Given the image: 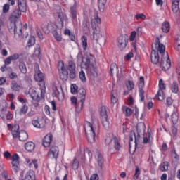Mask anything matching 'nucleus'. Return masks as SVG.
Instances as JSON below:
<instances>
[{
	"label": "nucleus",
	"instance_id": "f257e3e1",
	"mask_svg": "<svg viewBox=\"0 0 180 180\" xmlns=\"http://www.w3.org/2000/svg\"><path fill=\"white\" fill-rule=\"evenodd\" d=\"M18 9L13 11L10 16V23L8 25V29L10 33H13L15 39L19 40L22 38V22L18 21L22 12H26L27 7L26 6V0H18Z\"/></svg>",
	"mask_w": 180,
	"mask_h": 180
},
{
	"label": "nucleus",
	"instance_id": "f03ea898",
	"mask_svg": "<svg viewBox=\"0 0 180 180\" xmlns=\"http://www.w3.org/2000/svg\"><path fill=\"white\" fill-rule=\"evenodd\" d=\"M84 130L89 143H95V136L99 133V126H96L94 122H86L84 124Z\"/></svg>",
	"mask_w": 180,
	"mask_h": 180
},
{
	"label": "nucleus",
	"instance_id": "7ed1b4c3",
	"mask_svg": "<svg viewBox=\"0 0 180 180\" xmlns=\"http://www.w3.org/2000/svg\"><path fill=\"white\" fill-rule=\"evenodd\" d=\"M136 130L138 133V136H136V133L134 131H131L129 136V151L131 150V142L134 139L135 140V148L137 147V144H139V140H140V134H144L146 132V124L144 123H139L136 126Z\"/></svg>",
	"mask_w": 180,
	"mask_h": 180
},
{
	"label": "nucleus",
	"instance_id": "20e7f679",
	"mask_svg": "<svg viewBox=\"0 0 180 180\" xmlns=\"http://www.w3.org/2000/svg\"><path fill=\"white\" fill-rule=\"evenodd\" d=\"M35 74L34 78L35 81L39 82L41 90V96H43L46 94V84L44 83V75L39 70V68H34Z\"/></svg>",
	"mask_w": 180,
	"mask_h": 180
},
{
	"label": "nucleus",
	"instance_id": "39448f33",
	"mask_svg": "<svg viewBox=\"0 0 180 180\" xmlns=\"http://www.w3.org/2000/svg\"><path fill=\"white\" fill-rule=\"evenodd\" d=\"M70 91L71 93L75 95V94H77V99L81 102V108L84 106V103L85 102V89H80L78 91V86H77V84H72L70 86Z\"/></svg>",
	"mask_w": 180,
	"mask_h": 180
},
{
	"label": "nucleus",
	"instance_id": "423d86ee",
	"mask_svg": "<svg viewBox=\"0 0 180 180\" xmlns=\"http://www.w3.org/2000/svg\"><path fill=\"white\" fill-rule=\"evenodd\" d=\"M105 143L108 146H110V147H114L115 150L117 151H120V148H122V145L120 144L119 139L116 136H113V134L107 135Z\"/></svg>",
	"mask_w": 180,
	"mask_h": 180
},
{
	"label": "nucleus",
	"instance_id": "0eeeda50",
	"mask_svg": "<svg viewBox=\"0 0 180 180\" xmlns=\"http://www.w3.org/2000/svg\"><path fill=\"white\" fill-rule=\"evenodd\" d=\"M55 16L58 18L59 22H60L61 27L64 26V22H67V20H68L67 15L63 13V11H61V7L59 6H56L55 8Z\"/></svg>",
	"mask_w": 180,
	"mask_h": 180
},
{
	"label": "nucleus",
	"instance_id": "6e6552de",
	"mask_svg": "<svg viewBox=\"0 0 180 180\" xmlns=\"http://www.w3.org/2000/svg\"><path fill=\"white\" fill-rule=\"evenodd\" d=\"M84 65L87 72H89L90 74H91V75H94V77L98 75V69H96V66L91 64L90 58L86 59Z\"/></svg>",
	"mask_w": 180,
	"mask_h": 180
},
{
	"label": "nucleus",
	"instance_id": "1a4fd4ad",
	"mask_svg": "<svg viewBox=\"0 0 180 180\" xmlns=\"http://www.w3.org/2000/svg\"><path fill=\"white\" fill-rule=\"evenodd\" d=\"M160 67L163 71H167L171 68V60L168 57V54L162 56L160 60Z\"/></svg>",
	"mask_w": 180,
	"mask_h": 180
},
{
	"label": "nucleus",
	"instance_id": "9d476101",
	"mask_svg": "<svg viewBox=\"0 0 180 180\" xmlns=\"http://www.w3.org/2000/svg\"><path fill=\"white\" fill-rule=\"evenodd\" d=\"M34 127L37 129H43L46 126V120L43 117H39L32 122Z\"/></svg>",
	"mask_w": 180,
	"mask_h": 180
},
{
	"label": "nucleus",
	"instance_id": "9b49d317",
	"mask_svg": "<svg viewBox=\"0 0 180 180\" xmlns=\"http://www.w3.org/2000/svg\"><path fill=\"white\" fill-rule=\"evenodd\" d=\"M30 96L32 98L33 101H36V102H40L41 98H44V94L43 96L39 95L34 88H30L28 92Z\"/></svg>",
	"mask_w": 180,
	"mask_h": 180
},
{
	"label": "nucleus",
	"instance_id": "f8f14e48",
	"mask_svg": "<svg viewBox=\"0 0 180 180\" xmlns=\"http://www.w3.org/2000/svg\"><path fill=\"white\" fill-rule=\"evenodd\" d=\"M42 30L46 33V34H49V33H53V32L56 30V25H54L53 22L43 25Z\"/></svg>",
	"mask_w": 180,
	"mask_h": 180
},
{
	"label": "nucleus",
	"instance_id": "ddd939ff",
	"mask_svg": "<svg viewBox=\"0 0 180 180\" xmlns=\"http://www.w3.org/2000/svg\"><path fill=\"white\" fill-rule=\"evenodd\" d=\"M127 37L124 35H120L117 39L118 47L121 50L126 49V46H127Z\"/></svg>",
	"mask_w": 180,
	"mask_h": 180
},
{
	"label": "nucleus",
	"instance_id": "4468645a",
	"mask_svg": "<svg viewBox=\"0 0 180 180\" xmlns=\"http://www.w3.org/2000/svg\"><path fill=\"white\" fill-rule=\"evenodd\" d=\"M12 168L14 172H19V155L15 154L12 156Z\"/></svg>",
	"mask_w": 180,
	"mask_h": 180
},
{
	"label": "nucleus",
	"instance_id": "2eb2a0df",
	"mask_svg": "<svg viewBox=\"0 0 180 180\" xmlns=\"http://www.w3.org/2000/svg\"><path fill=\"white\" fill-rule=\"evenodd\" d=\"M60 150H58V147L52 146L50 150L48 152V156L49 158H57L58 157V154Z\"/></svg>",
	"mask_w": 180,
	"mask_h": 180
},
{
	"label": "nucleus",
	"instance_id": "dca6fc26",
	"mask_svg": "<svg viewBox=\"0 0 180 180\" xmlns=\"http://www.w3.org/2000/svg\"><path fill=\"white\" fill-rule=\"evenodd\" d=\"M51 141H53V135L51 134H48L46 136H44L42 146L44 147H50V144H51Z\"/></svg>",
	"mask_w": 180,
	"mask_h": 180
},
{
	"label": "nucleus",
	"instance_id": "f3484780",
	"mask_svg": "<svg viewBox=\"0 0 180 180\" xmlns=\"http://www.w3.org/2000/svg\"><path fill=\"white\" fill-rule=\"evenodd\" d=\"M150 60L153 64H158V62L160 61V55L158 54V52L153 50L150 55Z\"/></svg>",
	"mask_w": 180,
	"mask_h": 180
},
{
	"label": "nucleus",
	"instance_id": "a211bd4d",
	"mask_svg": "<svg viewBox=\"0 0 180 180\" xmlns=\"http://www.w3.org/2000/svg\"><path fill=\"white\" fill-rule=\"evenodd\" d=\"M101 123L105 130H108L110 126V120L108 119V117H103L101 118Z\"/></svg>",
	"mask_w": 180,
	"mask_h": 180
},
{
	"label": "nucleus",
	"instance_id": "6ab92c4d",
	"mask_svg": "<svg viewBox=\"0 0 180 180\" xmlns=\"http://www.w3.org/2000/svg\"><path fill=\"white\" fill-rule=\"evenodd\" d=\"M36 176H34V172L30 171L26 173L25 176L22 179V180H35Z\"/></svg>",
	"mask_w": 180,
	"mask_h": 180
},
{
	"label": "nucleus",
	"instance_id": "aec40b11",
	"mask_svg": "<svg viewBox=\"0 0 180 180\" xmlns=\"http://www.w3.org/2000/svg\"><path fill=\"white\" fill-rule=\"evenodd\" d=\"M20 141H26L29 139V135L25 131H20L18 134Z\"/></svg>",
	"mask_w": 180,
	"mask_h": 180
},
{
	"label": "nucleus",
	"instance_id": "412c9836",
	"mask_svg": "<svg viewBox=\"0 0 180 180\" xmlns=\"http://www.w3.org/2000/svg\"><path fill=\"white\" fill-rule=\"evenodd\" d=\"M158 46V51H159V53L160 54H162V57H165V55L168 54V53H165V46H164V45H162L161 43H158L156 44L155 46Z\"/></svg>",
	"mask_w": 180,
	"mask_h": 180
},
{
	"label": "nucleus",
	"instance_id": "4be33fe9",
	"mask_svg": "<svg viewBox=\"0 0 180 180\" xmlns=\"http://www.w3.org/2000/svg\"><path fill=\"white\" fill-rule=\"evenodd\" d=\"M102 34L101 32H96L95 30L93 32V34L90 36L91 40H95L96 43L101 39Z\"/></svg>",
	"mask_w": 180,
	"mask_h": 180
},
{
	"label": "nucleus",
	"instance_id": "5701e85b",
	"mask_svg": "<svg viewBox=\"0 0 180 180\" xmlns=\"http://www.w3.org/2000/svg\"><path fill=\"white\" fill-rule=\"evenodd\" d=\"M96 158L97 160L98 166L101 168H102V164H103V157L102 156L101 153H99V151H98V150L96 151Z\"/></svg>",
	"mask_w": 180,
	"mask_h": 180
},
{
	"label": "nucleus",
	"instance_id": "b1692460",
	"mask_svg": "<svg viewBox=\"0 0 180 180\" xmlns=\"http://www.w3.org/2000/svg\"><path fill=\"white\" fill-rule=\"evenodd\" d=\"M34 143L30 141L27 142V143H25V148L27 151H29L30 153H32V151H33V150H34Z\"/></svg>",
	"mask_w": 180,
	"mask_h": 180
},
{
	"label": "nucleus",
	"instance_id": "393cba45",
	"mask_svg": "<svg viewBox=\"0 0 180 180\" xmlns=\"http://www.w3.org/2000/svg\"><path fill=\"white\" fill-rule=\"evenodd\" d=\"M170 89L173 94H176L179 91V86L178 85V82L176 81L173 82L171 84Z\"/></svg>",
	"mask_w": 180,
	"mask_h": 180
},
{
	"label": "nucleus",
	"instance_id": "a878e982",
	"mask_svg": "<svg viewBox=\"0 0 180 180\" xmlns=\"http://www.w3.org/2000/svg\"><path fill=\"white\" fill-rule=\"evenodd\" d=\"M178 110L176 109H174L173 110V112L172 114V122L174 124H176L178 123Z\"/></svg>",
	"mask_w": 180,
	"mask_h": 180
},
{
	"label": "nucleus",
	"instance_id": "bb28decb",
	"mask_svg": "<svg viewBox=\"0 0 180 180\" xmlns=\"http://www.w3.org/2000/svg\"><path fill=\"white\" fill-rule=\"evenodd\" d=\"M153 137H151V134L148 132L147 134H143V144H148L152 141Z\"/></svg>",
	"mask_w": 180,
	"mask_h": 180
},
{
	"label": "nucleus",
	"instance_id": "cd10ccee",
	"mask_svg": "<svg viewBox=\"0 0 180 180\" xmlns=\"http://www.w3.org/2000/svg\"><path fill=\"white\" fill-rule=\"evenodd\" d=\"M113 74H119V67L116 63H112L110 65V75H113Z\"/></svg>",
	"mask_w": 180,
	"mask_h": 180
},
{
	"label": "nucleus",
	"instance_id": "c85d7f7f",
	"mask_svg": "<svg viewBox=\"0 0 180 180\" xmlns=\"http://www.w3.org/2000/svg\"><path fill=\"white\" fill-rule=\"evenodd\" d=\"M70 12L72 19H77V3H75L74 5L70 7Z\"/></svg>",
	"mask_w": 180,
	"mask_h": 180
},
{
	"label": "nucleus",
	"instance_id": "c756f323",
	"mask_svg": "<svg viewBox=\"0 0 180 180\" xmlns=\"http://www.w3.org/2000/svg\"><path fill=\"white\" fill-rule=\"evenodd\" d=\"M81 40L83 50H86L88 48V37L84 35L82 37Z\"/></svg>",
	"mask_w": 180,
	"mask_h": 180
},
{
	"label": "nucleus",
	"instance_id": "7c9ffc66",
	"mask_svg": "<svg viewBox=\"0 0 180 180\" xmlns=\"http://www.w3.org/2000/svg\"><path fill=\"white\" fill-rule=\"evenodd\" d=\"M125 85L128 91H133V89H134V82L133 81H131V80L126 81Z\"/></svg>",
	"mask_w": 180,
	"mask_h": 180
},
{
	"label": "nucleus",
	"instance_id": "2f4dec72",
	"mask_svg": "<svg viewBox=\"0 0 180 180\" xmlns=\"http://www.w3.org/2000/svg\"><path fill=\"white\" fill-rule=\"evenodd\" d=\"M162 30L164 33H168L169 32V22L165 21L162 25Z\"/></svg>",
	"mask_w": 180,
	"mask_h": 180
},
{
	"label": "nucleus",
	"instance_id": "473e14b6",
	"mask_svg": "<svg viewBox=\"0 0 180 180\" xmlns=\"http://www.w3.org/2000/svg\"><path fill=\"white\" fill-rule=\"evenodd\" d=\"M123 113H124L125 116H131V113H133V110L129 107L124 106L122 107Z\"/></svg>",
	"mask_w": 180,
	"mask_h": 180
},
{
	"label": "nucleus",
	"instance_id": "72a5a7b5",
	"mask_svg": "<svg viewBox=\"0 0 180 180\" xmlns=\"http://www.w3.org/2000/svg\"><path fill=\"white\" fill-rule=\"evenodd\" d=\"M107 0H98V8L101 12L105 11V5L106 4Z\"/></svg>",
	"mask_w": 180,
	"mask_h": 180
},
{
	"label": "nucleus",
	"instance_id": "f704fd0d",
	"mask_svg": "<svg viewBox=\"0 0 180 180\" xmlns=\"http://www.w3.org/2000/svg\"><path fill=\"white\" fill-rule=\"evenodd\" d=\"M60 72V77L63 79V81H67L68 78V71L67 70H62Z\"/></svg>",
	"mask_w": 180,
	"mask_h": 180
},
{
	"label": "nucleus",
	"instance_id": "c9c22d12",
	"mask_svg": "<svg viewBox=\"0 0 180 180\" xmlns=\"http://www.w3.org/2000/svg\"><path fill=\"white\" fill-rule=\"evenodd\" d=\"M18 67L22 74H26L27 72V69L26 68V65H25V63L20 62Z\"/></svg>",
	"mask_w": 180,
	"mask_h": 180
},
{
	"label": "nucleus",
	"instance_id": "e433bc0d",
	"mask_svg": "<svg viewBox=\"0 0 180 180\" xmlns=\"http://www.w3.org/2000/svg\"><path fill=\"white\" fill-rule=\"evenodd\" d=\"M168 167H169V163H168V162H162L160 165V170L164 172L165 171H168Z\"/></svg>",
	"mask_w": 180,
	"mask_h": 180
},
{
	"label": "nucleus",
	"instance_id": "4c0bfd02",
	"mask_svg": "<svg viewBox=\"0 0 180 180\" xmlns=\"http://www.w3.org/2000/svg\"><path fill=\"white\" fill-rule=\"evenodd\" d=\"M53 36L55 37L57 41H61L63 38L61 37V34L57 32V30H54L53 32Z\"/></svg>",
	"mask_w": 180,
	"mask_h": 180
},
{
	"label": "nucleus",
	"instance_id": "58836bf2",
	"mask_svg": "<svg viewBox=\"0 0 180 180\" xmlns=\"http://www.w3.org/2000/svg\"><path fill=\"white\" fill-rule=\"evenodd\" d=\"M157 96L159 99V101H162L164 99H165V94H164V91L159 90L157 94Z\"/></svg>",
	"mask_w": 180,
	"mask_h": 180
},
{
	"label": "nucleus",
	"instance_id": "ea45409f",
	"mask_svg": "<svg viewBox=\"0 0 180 180\" xmlns=\"http://www.w3.org/2000/svg\"><path fill=\"white\" fill-rule=\"evenodd\" d=\"M33 165L35 169H37V168H39V165L37 164V159H32L31 160V162L29 164L30 168H32Z\"/></svg>",
	"mask_w": 180,
	"mask_h": 180
},
{
	"label": "nucleus",
	"instance_id": "a19ab883",
	"mask_svg": "<svg viewBox=\"0 0 180 180\" xmlns=\"http://www.w3.org/2000/svg\"><path fill=\"white\" fill-rule=\"evenodd\" d=\"M68 71L75 70V63L72 60L68 62Z\"/></svg>",
	"mask_w": 180,
	"mask_h": 180
},
{
	"label": "nucleus",
	"instance_id": "79ce46f5",
	"mask_svg": "<svg viewBox=\"0 0 180 180\" xmlns=\"http://www.w3.org/2000/svg\"><path fill=\"white\" fill-rule=\"evenodd\" d=\"M58 70L59 72L65 71V70H67L65 68V66H64V62L63 60H60L58 63Z\"/></svg>",
	"mask_w": 180,
	"mask_h": 180
},
{
	"label": "nucleus",
	"instance_id": "37998d69",
	"mask_svg": "<svg viewBox=\"0 0 180 180\" xmlns=\"http://www.w3.org/2000/svg\"><path fill=\"white\" fill-rule=\"evenodd\" d=\"M134 18L136 20H146V15L143 13H137L135 15Z\"/></svg>",
	"mask_w": 180,
	"mask_h": 180
},
{
	"label": "nucleus",
	"instance_id": "c03bdc74",
	"mask_svg": "<svg viewBox=\"0 0 180 180\" xmlns=\"http://www.w3.org/2000/svg\"><path fill=\"white\" fill-rule=\"evenodd\" d=\"M18 130H19V128H12L11 134L14 139H16V137H19V132L18 131Z\"/></svg>",
	"mask_w": 180,
	"mask_h": 180
},
{
	"label": "nucleus",
	"instance_id": "a18cd8bd",
	"mask_svg": "<svg viewBox=\"0 0 180 180\" xmlns=\"http://www.w3.org/2000/svg\"><path fill=\"white\" fill-rule=\"evenodd\" d=\"M8 109V104L6 102L3 101L0 103V110L1 112H6V110Z\"/></svg>",
	"mask_w": 180,
	"mask_h": 180
},
{
	"label": "nucleus",
	"instance_id": "49530a36",
	"mask_svg": "<svg viewBox=\"0 0 180 180\" xmlns=\"http://www.w3.org/2000/svg\"><path fill=\"white\" fill-rule=\"evenodd\" d=\"M100 115L101 117H108V114L106 111V107L102 106L100 111Z\"/></svg>",
	"mask_w": 180,
	"mask_h": 180
},
{
	"label": "nucleus",
	"instance_id": "de8ad7c7",
	"mask_svg": "<svg viewBox=\"0 0 180 180\" xmlns=\"http://www.w3.org/2000/svg\"><path fill=\"white\" fill-rule=\"evenodd\" d=\"M11 88L13 89V91H19V89H20V86L18 84V83L13 82L11 84Z\"/></svg>",
	"mask_w": 180,
	"mask_h": 180
},
{
	"label": "nucleus",
	"instance_id": "09e8293b",
	"mask_svg": "<svg viewBox=\"0 0 180 180\" xmlns=\"http://www.w3.org/2000/svg\"><path fill=\"white\" fill-rule=\"evenodd\" d=\"M78 167H79V162L77 160V158H74L73 162L72 163V167L73 169H78Z\"/></svg>",
	"mask_w": 180,
	"mask_h": 180
},
{
	"label": "nucleus",
	"instance_id": "8fccbe9b",
	"mask_svg": "<svg viewBox=\"0 0 180 180\" xmlns=\"http://www.w3.org/2000/svg\"><path fill=\"white\" fill-rule=\"evenodd\" d=\"M28 109H29V107H27V105H24L19 112L20 115H26V113H27Z\"/></svg>",
	"mask_w": 180,
	"mask_h": 180
},
{
	"label": "nucleus",
	"instance_id": "3c124183",
	"mask_svg": "<svg viewBox=\"0 0 180 180\" xmlns=\"http://www.w3.org/2000/svg\"><path fill=\"white\" fill-rule=\"evenodd\" d=\"M70 101H71V103L73 104V105H76V108L77 106H78V105L80 104V106H81V101H79V100H78V98L77 99V98L75 97H72L70 98ZM77 101H78V102L77 103ZM81 108H82V106L80 107Z\"/></svg>",
	"mask_w": 180,
	"mask_h": 180
},
{
	"label": "nucleus",
	"instance_id": "603ef678",
	"mask_svg": "<svg viewBox=\"0 0 180 180\" xmlns=\"http://www.w3.org/2000/svg\"><path fill=\"white\" fill-rule=\"evenodd\" d=\"M165 84H164V81L162 79L159 80V91H164L165 90Z\"/></svg>",
	"mask_w": 180,
	"mask_h": 180
},
{
	"label": "nucleus",
	"instance_id": "864d4df0",
	"mask_svg": "<svg viewBox=\"0 0 180 180\" xmlns=\"http://www.w3.org/2000/svg\"><path fill=\"white\" fill-rule=\"evenodd\" d=\"M79 78L82 82L86 81V77L85 76V72H84V70L79 72Z\"/></svg>",
	"mask_w": 180,
	"mask_h": 180
},
{
	"label": "nucleus",
	"instance_id": "5fc2aeb1",
	"mask_svg": "<svg viewBox=\"0 0 180 180\" xmlns=\"http://www.w3.org/2000/svg\"><path fill=\"white\" fill-rule=\"evenodd\" d=\"M172 9L174 13H178V11H179V4H172Z\"/></svg>",
	"mask_w": 180,
	"mask_h": 180
},
{
	"label": "nucleus",
	"instance_id": "6e6d98bb",
	"mask_svg": "<svg viewBox=\"0 0 180 180\" xmlns=\"http://www.w3.org/2000/svg\"><path fill=\"white\" fill-rule=\"evenodd\" d=\"M34 44V37H31L27 44V47H32Z\"/></svg>",
	"mask_w": 180,
	"mask_h": 180
},
{
	"label": "nucleus",
	"instance_id": "4d7b16f0",
	"mask_svg": "<svg viewBox=\"0 0 180 180\" xmlns=\"http://www.w3.org/2000/svg\"><path fill=\"white\" fill-rule=\"evenodd\" d=\"M53 96H56V98L58 96H59L60 91H58V88H57V86H53Z\"/></svg>",
	"mask_w": 180,
	"mask_h": 180
},
{
	"label": "nucleus",
	"instance_id": "13d9d810",
	"mask_svg": "<svg viewBox=\"0 0 180 180\" xmlns=\"http://www.w3.org/2000/svg\"><path fill=\"white\" fill-rule=\"evenodd\" d=\"M136 36H137V32L132 31L129 37L130 41H134V39H136Z\"/></svg>",
	"mask_w": 180,
	"mask_h": 180
},
{
	"label": "nucleus",
	"instance_id": "bf43d9fd",
	"mask_svg": "<svg viewBox=\"0 0 180 180\" xmlns=\"http://www.w3.org/2000/svg\"><path fill=\"white\" fill-rule=\"evenodd\" d=\"M143 86H144V77L141 76L139 78V88H143Z\"/></svg>",
	"mask_w": 180,
	"mask_h": 180
},
{
	"label": "nucleus",
	"instance_id": "052dcab7",
	"mask_svg": "<svg viewBox=\"0 0 180 180\" xmlns=\"http://www.w3.org/2000/svg\"><path fill=\"white\" fill-rule=\"evenodd\" d=\"M9 12V4H5L3 6V13H8Z\"/></svg>",
	"mask_w": 180,
	"mask_h": 180
},
{
	"label": "nucleus",
	"instance_id": "680f3d73",
	"mask_svg": "<svg viewBox=\"0 0 180 180\" xmlns=\"http://www.w3.org/2000/svg\"><path fill=\"white\" fill-rule=\"evenodd\" d=\"M70 73V78H71L72 79H74V78H75V77H77V73H76V70H69Z\"/></svg>",
	"mask_w": 180,
	"mask_h": 180
},
{
	"label": "nucleus",
	"instance_id": "e2e57ef3",
	"mask_svg": "<svg viewBox=\"0 0 180 180\" xmlns=\"http://www.w3.org/2000/svg\"><path fill=\"white\" fill-rule=\"evenodd\" d=\"M139 96L141 98V102H143V101H144V90H143L142 89H139Z\"/></svg>",
	"mask_w": 180,
	"mask_h": 180
},
{
	"label": "nucleus",
	"instance_id": "0e129e2a",
	"mask_svg": "<svg viewBox=\"0 0 180 180\" xmlns=\"http://www.w3.org/2000/svg\"><path fill=\"white\" fill-rule=\"evenodd\" d=\"M134 56V54L133 53V52H129L128 54L125 56V60L127 61H129V60H130L131 58H133Z\"/></svg>",
	"mask_w": 180,
	"mask_h": 180
},
{
	"label": "nucleus",
	"instance_id": "69168bd1",
	"mask_svg": "<svg viewBox=\"0 0 180 180\" xmlns=\"http://www.w3.org/2000/svg\"><path fill=\"white\" fill-rule=\"evenodd\" d=\"M139 175H140V169H139V167H136L135 170V174L134 175V179H137Z\"/></svg>",
	"mask_w": 180,
	"mask_h": 180
},
{
	"label": "nucleus",
	"instance_id": "338daca9",
	"mask_svg": "<svg viewBox=\"0 0 180 180\" xmlns=\"http://www.w3.org/2000/svg\"><path fill=\"white\" fill-rule=\"evenodd\" d=\"M34 54L36 56H40V45H37L34 51Z\"/></svg>",
	"mask_w": 180,
	"mask_h": 180
},
{
	"label": "nucleus",
	"instance_id": "774afa93",
	"mask_svg": "<svg viewBox=\"0 0 180 180\" xmlns=\"http://www.w3.org/2000/svg\"><path fill=\"white\" fill-rule=\"evenodd\" d=\"M90 180H99V176L97 174H94L91 176Z\"/></svg>",
	"mask_w": 180,
	"mask_h": 180
}]
</instances>
